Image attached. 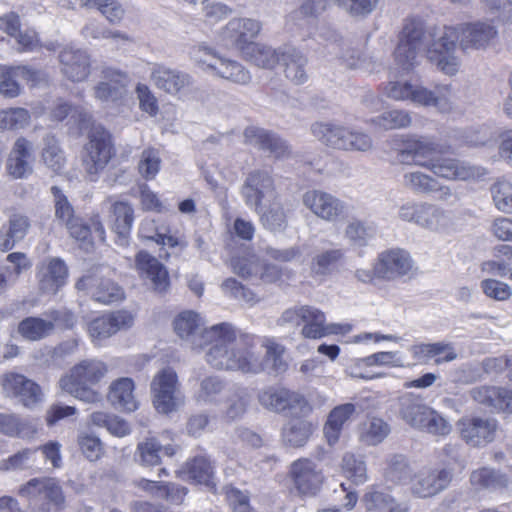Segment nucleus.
I'll return each mask as SVG.
<instances>
[{"instance_id":"f257e3e1","label":"nucleus","mask_w":512,"mask_h":512,"mask_svg":"<svg viewBox=\"0 0 512 512\" xmlns=\"http://www.w3.org/2000/svg\"><path fill=\"white\" fill-rule=\"evenodd\" d=\"M498 36V30L491 21H475L461 24L458 34L452 28H444L437 38L424 30L419 21L406 23L401 32L399 44L395 49V60L404 70L418 64L422 52L438 69L453 75L459 67V59L455 55L456 40L459 39L460 49L467 53L471 50H485Z\"/></svg>"},{"instance_id":"f03ea898","label":"nucleus","mask_w":512,"mask_h":512,"mask_svg":"<svg viewBox=\"0 0 512 512\" xmlns=\"http://www.w3.org/2000/svg\"><path fill=\"white\" fill-rule=\"evenodd\" d=\"M107 365L98 359H85L74 365L59 380L60 388L73 397L86 402L101 401V394L93 388L107 374Z\"/></svg>"},{"instance_id":"7ed1b4c3","label":"nucleus","mask_w":512,"mask_h":512,"mask_svg":"<svg viewBox=\"0 0 512 512\" xmlns=\"http://www.w3.org/2000/svg\"><path fill=\"white\" fill-rule=\"evenodd\" d=\"M310 130L320 142L335 149L368 152L373 148L372 137L360 130L324 122L312 124Z\"/></svg>"},{"instance_id":"20e7f679","label":"nucleus","mask_w":512,"mask_h":512,"mask_svg":"<svg viewBox=\"0 0 512 512\" xmlns=\"http://www.w3.org/2000/svg\"><path fill=\"white\" fill-rule=\"evenodd\" d=\"M115 155L111 134L102 126H93L84 145L82 165L90 181H96Z\"/></svg>"},{"instance_id":"39448f33","label":"nucleus","mask_w":512,"mask_h":512,"mask_svg":"<svg viewBox=\"0 0 512 512\" xmlns=\"http://www.w3.org/2000/svg\"><path fill=\"white\" fill-rule=\"evenodd\" d=\"M236 328L230 323L211 326L201 334L204 346H208L206 361L213 368L227 371L230 361Z\"/></svg>"},{"instance_id":"423d86ee","label":"nucleus","mask_w":512,"mask_h":512,"mask_svg":"<svg viewBox=\"0 0 512 512\" xmlns=\"http://www.w3.org/2000/svg\"><path fill=\"white\" fill-rule=\"evenodd\" d=\"M152 401L155 409L162 414H169L184 404V395L176 372L171 368H164L153 378L151 385Z\"/></svg>"},{"instance_id":"0eeeda50","label":"nucleus","mask_w":512,"mask_h":512,"mask_svg":"<svg viewBox=\"0 0 512 512\" xmlns=\"http://www.w3.org/2000/svg\"><path fill=\"white\" fill-rule=\"evenodd\" d=\"M19 494L37 497L40 512H60L65 506L62 488L53 478H33L20 487Z\"/></svg>"},{"instance_id":"6e6552de","label":"nucleus","mask_w":512,"mask_h":512,"mask_svg":"<svg viewBox=\"0 0 512 512\" xmlns=\"http://www.w3.org/2000/svg\"><path fill=\"white\" fill-rule=\"evenodd\" d=\"M227 371L256 374L263 370L259 355L256 353L255 337L236 330Z\"/></svg>"},{"instance_id":"1a4fd4ad","label":"nucleus","mask_w":512,"mask_h":512,"mask_svg":"<svg viewBox=\"0 0 512 512\" xmlns=\"http://www.w3.org/2000/svg\"><path fill=\"white\" fill-rule=\"evenodd\" d=\"M274 194V179L266 170L257 169L249 172L241 187L245 204L256 213H260L263 200Z\"/></svg>"},{"instance_id":"9d476101","label":"nucleus","mask_w":512,"mask_h":512,"mask_svg":"<svg viewBox=\"0 0 512 512\" xmlns=\"http://www.w3.org/2000/svg\"><path fill=\"white\" fill-rule=\"evenodd\" d=\"M461 438L470 446L481 447L495 439L497 421L490 417H464L457 423Z\"/></svg>"},{"instance_id":"9b49d317","label":"nucleus","mask_w":512,"mask_h":512,"mask_svg":"<svg viewBox=\"0 0 512 512\" xmlns=\"http://www.w3.org/2000/svg\"><path fill=\"white\" fill-rule=\"evenodd\" d=\"M303 205L317 217L333 222L344 214L345 204L334 195L312 189L302 196Z\"/></svg>"},{"instance_id":"f8f14e48","label":"nucleus","mask_w":512,"mask_h":512,"mask_svg":"<svg viewBox=\"0 0 512 512\" xmlns=\"http://www.w3.org/2000/svg\"><path fill=\"white\" fill-rule=\"evenodd\" d=\"M39 290L44 294L55 295L68 278V267L59 257H49L37 265Z\"/></svg>"},{"instance_id":"ddd939ff","label":"nucleus","mask_w":512,"mask_h":512,"mask_svg":"<svg viewBox=\"0 0 512 512\" xmlns=\"http://www.w3.org/2000/svg\"><path fill=\"white\" fill-rule=\"evenodd\" d=\"M62 74L72 82L85 81L91 73V56L87 50L67 46L58 55Z\"/></svg>"},{"instance_id":"4468645a","label":"nucleus","mask_w":512,"mask_h":512,"mask_svg":"<svg viewBox=\"0 0 512 512\" xmlns=\"http://www.w3.org/2000/svg\"><path fill=\"white\" fill-rule=\"evenodd\" d=\"M438 152L437 145L427 137H419L406 141L397 153L401 164L417 165L430 169Z\"/></svg>"},{"instance_id":"2eb2a0df","label":"nucleus","mask_w":512,"mask_h":512,"mask_svg":"<svg viewBox=\"0 0 512 512\" xmlns=\"http://www.w3.org/2000/svg\"><path fill=\"white\" fill-rule=\"evenodd\" d=\"M413 268L410 254L403 249H390L379 254L377 273L380 279L394 281L407 276Z\"/></svg>"},{"instance_id":"dca6fc26","label":"nucleus","mask_w":512,"mask_h":512,"mask_svg":"<svg viewBox=\"0 0 512 512\" xmlns=\"http://www.w3.org/2000/svg\"><path fill=\"white\" fill-rule=\"evenodd\" d=\"M452 478L450 469H425L415 475L411 490L419 498L432 497L445 490Z\"/></svg>"},{"instance_id":"f3484780","label":"nucleus","mask_w":512,"mask_h":512,"mask_svg":"<svg viewBox=\"0 0 512 512\" xmlns=\"http://www.w3.org/2000/svg\"><path fill=\"white\" fill-rule=\"evenodd\" d=\"M261 25L258 21L250 18H234L223 28L221 37L226 46L243 49L250 44L260 32Z\"/></svg>"},{"instance_id":"a211bd4d","label":"nucleus","mask_w":512,"mask_h":512,"mask_svg":"<svg viewBox=\"0 0 512 512\" xmlns=\"http://www.w3.org/2000/svg\"><path fill=\"white\" fill-rule=\"evenodd\" d=\"M259 404L267 410L281 412L286 409L303 408L307 405L305 398L285 388L269 386L258 392Z\"/></svg>"},{"instance_id":"6ab92c4d","label":"nucleus","mask_w":512,"mask_h":512,"mask_svg":"<svg viewBox=\"0 0 512 512\" xmlns=\"http://www.w3.org/2000/svg\"><path fill=\"white\" fill-rule=\"evenodd\" d=\"M133 320L131 313L125 310L116 311L92 320L88 325V332L94 342L101 341L131 327Z\"/></svg>"},{"instance_id":"aec40b11","label":"nucleus","mask_w":512,"mask_h":512,"mask_svg":"<svg viewBox=\"0 0 512 512\" xmlns=\"http://www.w3.org/2000/svg\"><path fill=\"white\" fill-rule=\"evenodd\" d=\"M103 78L93 87L95 99L105 104L121 101L126 95L127 76L113 69H105Z\"/></svg>"},{"instance_id":"412c9836","label":"nucleus","mask_w":512,"mask_h":512,"mask_svg":"<svg viewBox=\"0 0 512 512\" xmlns=\"http://www.w3.org/2000/svg\"><path fill=\"white\" fill-rule=\"evenodd\" d=\"M2 386L8 395L17 397L25 407L32 408L42 401L40 386L23 375L6 374Z\"/></svg>"},{"instance_id":"4be33fe9","label":"nucleus","mask_w":512,"mask_h":512,"mask_svg":"<svg viewBox=\"0 0 512 512\" xmlns=\"http://www.w3.org/2000/svg\"><path fill=\"white\" fill-rule=\"evenodd\" d=\"M246 143L263 151H268L276 158L290 155L291 150L287 142L277 134L259 127H247L244 131Z\"/></svg>"},{"instance_id":"5701e85b","label":"nucleus","mask_w":512,"mask_h":512,"mask_svg":"<svg viewBox=\"0 0 512 512\" xmlns=\"http://www.w3.org/2000/svg\"><path fill=\"white\" fill-rule=\"evenodd\" d=\"M301 333L305 338L317 339L329 334L345 333L350 331V325L326 324L325 315L319 309L312 306H304Z\"/></svg>"},{"instance_id":"b1692460","label":"nucleus","mask_w":512,"mask_h":512,"mask_svg":"<svg viewBox=\"0 0 512 512\" xmlns=\"http://www.w3.org/2000/svg\"><path fill=\"white\" fill-rule=\"evenodd\" d=\"M429 170L438 177L460 181L475 179L483 174L479 167L453 158H438Z\"/></svg>"},{"instance_id":"393cba45","label":"nucleus","mask_w":512,"mask_h":512,"mask_svg":"<svg viewBox=\"0 0 512 512\" xmlns=\"http://www.w3.org/2000/svg\"><path fill=\"white\" fill-rule=\"evenodd\" d=\"M18 79L24 80L32 86H35L45 80V75L39 70H34L25 66L2 69V96L14 98L20 94L21 89Z\"/></svg>"},{"instance_id":"a878e982","label":"nucleus","mask_w":512,"mask_h":512,"mask_svg":"<svg viewBox=\"0 0 512 512\" xmlns=\"http://www.w3.org/2000/svg\"><path fill=\"white\" fill-rule=\"evenodd\" d=\"M291 473L295 487L302 495H315L322 484L323 476L310 460L294 462Z\"/></svg>"},{"instance_id":"bb28decb","label":"nucleus","mask_w":512,"mask_h":512,"mask_svg":"<svg viewBox=\"0 0 512 512\" xmlns=\"http://www.w3.org/2000/svg\"><path fill=\"white\" fill-rule=\"evenodd\" d=\"M136 267L151 281L152 288L158 293L167 291L170 285L166 268L155 257L141 251L136 255Z\"/></svg>"},{"instance_id":"cd10ccee","label":"nucleus","mask_w":512,"mask_h":512,"mask_svg":"<svg viewBox=\"0 0 512 512\" xmlns=\"http://www.w3.org/2000/svg\"><path fill=\"white\" fill-rule=\"evenodd\" d=\"M31 143L25 138H18L7 159V173L14 179L26 178L32 173Z\"/></svg>"},{"instance_id":"c85d7f7f","label":"nucleus","mask_w":512,"mask_h":512,"mask_svg":"<svg viewBox=\"0 0 512 512\" xmlns=\"http://www.w3.org/2000/svg\"><path fill=\"white\" fill-rule=\"evenodd\" d=\"M151 79L157 88L173 95L192 84L189 74L165 66H156L151 73Z\"/></svg>"},{"instance_id":"c756f323","label":"nucleus","mask_w":512,"mask_h":512,"mask_svg":"<svg viewBox=\"0 0 512 512\" xmlns=\"http://www.w3.org/2000/svg\"><path fill=\"white\" fill-rule=\"evenodd\" d=\"M356 413V406L352 403H345L334 407L328 414L323 427V433L329 445L339 441L345 425Z\"/></svg>"},{"instance_id":"7c9ffc66","label":"nucleus","mask_w":512,"mask_h":512,"mask_svg":"<svg viewBox=\"0 0 512 512\" xmlns=\"http://www.w3.org/2000/svg\"><path fill=\"white\" fill-rule=\"evenodd\" d=\"M177 447L171 444L161 445L156 438H146L138 443L135 460L143 466H155L160 464L161 454L173 457Z\"/></svg>"},{"instance_id":"2f4dec72","label":"nucleus","mask_w":512,"mask_h":512,"mask_svg":"<svg viewBox=\"0 0 512 512\" xmlns=\"http://www.w3.org/2000/svg\"><path fill=\"white\" fill-rule=\"evenodd\" d=\"M429 406L419 396L407 393L399 398V415L411 427L418 429L423 424Z\"/></svg>"},{"instance_id":"473e14b6","label":"nucleus","mask_w":512,"mask_h":512,"mask_svg":"<svg viewBox=\"0 0 512 512\" xmlns=\"http://www.w3.org/2000/svg\"><path fill=\"white\" fill-rule=\"evenodd\" d=\"M250 395L247 389L238 385H232L229 392L221 401L224 403L222 417L227 422L240 419L247 411Z\"/></svg>"},{"instance_id":"72a5a7b5","label":"nucleus","mask_w":512,"mask_h":512,"mask_svg":"<svg viewBox=\"0 0 512 512\" xmlns=\"http://www.w3.org/2000/svg\"><path fill=\"white\" fill-rule=\"evenodd\" d=\"M450 87L437 85L429 90L421 85H413L411 102L422 106H434L441 110H447L449 106Z\"/></svg>"},{"instance_id":"f704fd0d","label":"nucleus","mask_w":512,"mask_h":512,"mask_svg":"<svg viewBox=\"0 0 512 512\" xmlns=\"http://www.w3.org/2000/svg\"><path fill=\"white\" fill-rule=\"evenodd\" d=\"M133 391L134 382L131 378H119L111 383L108 400L116 409L132 412L138 406Z\"/></svg>"},{"instance_id":"c9c22d12","label":"nucleus","mask_w":512,"mask_h":512,"mask_svg":"<svg viewBox=\"0 0 512 512\" xmlns=\"http://www.w3.org/2000/svg\"><path fill=\"white\" fill-rule=\"evenodd\" d=\"M174 329L182 339L191 340L195 346H204L201 334L206 330L202 329V320L199 314L193 311L180 313L174 320Z\"/></svg>"},{"instance_id":"e433bc0d","label":"nucleus","mask_w":512,"mask_h":512,"mask_svg":"<svg viewBox=\"0 0 512 512\" xmlns=\"http://www.w3.org/2000/svg\"><path fill=\"white\" fill-rule=\"evenodd\" d=\"M232 385L219 376H207L200 381L196 401L204 404H219Z\"/></svg>"},{"instance_id":"4c0bfd02","label":"nucleus","mask_w":512,"mask_h":512,"mask_svg":"<svg viewBox=\"0 0 512 512\" xmlns=\"http://www.w3.org/2000/svg\"><path fill=\"white\" fill-rule=\"evenodd\" d=\"M112 217V230L118 236L119 242L124 245L130 234L133 221L134 209L128 202L117 201L110 207Z\"/></svg>"},{"instance_id":"58836bf2","label":"nucleus","mask_w":512,"mask_h":512,"mask_svg":"<svg viewBox=\"0 0 512 512\" xmlns=\"http://www.w3.org/2000/svg\"><path fill=\"white\" fill-rule=\"evenodd\" d=\"M280 61L285 66V76L295 84H302L307 79L305 66L307 58L297 49L286 47L281 51Z\"/></svg>"},{"instance_id":"ea45409f","label":"nucleus","mask_w":512,"mask_h":512,"mask_svg":"<svg viewBox=\"0 0 512 512\" xmlns=\"http://www.w3.org/2000/svg\"><path fill=\"white\" fill-rule=\"evenodd\" d=\"M211 72L220 78L236 84L245 85L251 80L249 71L241 63L221 55L214 61Z\"/></svg>"},{"instance_id":"a19ab883","label":"nucleus","mask_w":512,"mask_h":512,"mask_svg":"<svg viewBox=\"0 0 512 512\" xmlns=\"http://www.w3.org/2000/svg\"><path fill=\"white\" fill-rule=\"evenodd\" d=\"M470 483L476 489L497 491L507 488L510 480L499 470L483 467L471 473Z\"/></svg>"},{"instance_id":"79ce46f5","label":"nucleus","mask_w":512,"mask_h":512,"mask_svg":"<svg viewBox=\"0 0 512 512\" xmlns=\"http://www.w3.org/2000/svg\"><path fill=\"white\" fill-rule=\"evenodd\" d=\"M282 50L273 49L271 46L253 43L243 49V56L254 65L272 69L280 62Z\"/></svg>"},{"instance_id":"37998d69","label":"nucleus","mask_w":512,"mask_h":512,"mask_svg":"<svg viewBox=\"0 0 512 512\" xmlns=\"http://www.w3.org/2000/svg\"><path fill=\"white\" fill-rule=\"evenodd\" d=\"M363 501L368 512H408V508L389 493L374 488L364 495Z\"/></svg>"},{"instance_id":"c03bdc74","label":"nucleus","mask_w":512,"mask_h":512,"mask_svg":"<svg viewBox=\"0 0 512 512\" xmlns=\"http://www.w3.org/2000/svg\"><path fill=\"white\" fill-rule=\"evenodd\" d=\"M423 218L420 222V228L433 233H444L451 226V217L444 208L427 203Z\"/></svg>"},{"instance_id":"a18cd8bd","label":"nucleus","mask_w":512,"mask_h":512,"mask_svg":"<svg viewBox=\"0 0 512 512\" xmlns=\"http://www.w3.org/2000/svg\"><path fill=\"white\" fill-rule=\"evenodd\" d=\"M313 432V425L307 420L296 418L288 421L282 429L285 444L292 447H302Z\"/></svg>"},{"instance_id":"49530a36","label":"nucleus","mask_w":512,"mask_h":512,"mask_svg":"<svg viewBox=\"0 0 512 512\" xmlns=\"http://www.w3.org/2000/svg\"><path fill=\"white\" fill-rule=\"evenodd\" d=\"M186 471L189 479L209 488H215L214 467L204 455L195 456L187 462Z\"/></svg>"},{"instance_id":"de8ad7c7","label":"nucleus","mask_w":512,"mask_h":512,"mask_svg":"<svg viewBox=\"0 0 512 512\" xmlns=\"http://www.w3.org/2000/svg\"><path fill=\"white\" fill-rule=\"evenodd\" d=\"M2 22L5 25V32L14 37L21 50H33L38 43L37 35L34 30H20V19L15 13H9Z\"/></svg>"},{"instance_id":"09e8293b","label":"nucleus","mask_w":512,"mask_h":512,"mask_svg":"<svg viewBox=\"0 0 512 512\" xmlns=\"http://www.w3.org/2000/svg\"><path fill=\"white\" fill-rule=\"evenodd\" d=\"M345 251L339 247L321 250L312 258L311 269L317 275L330 274L343 261Z\"/></svg>"},{"instance_id":"8fccbe9b","label":"nucleus","mask_w":512,"mask_h":512,"mask_svg":"<svg viewBox=\"0 0 512 512\" xmlns=\"http://www.w3.org/2000/svg\"><path fill=\"white\" fill-rule=\"evenodd\" d=\"M18 332L27 340L38 341L53 333V324L47 317H27L19 323Z\"/></svg>"},{"instance_id":"3c124183","label":"nucleus","mask_w":512,"mask_h":512,"mask_svg":"<svg viewBox=\"0 0 512 512\" xmlns=\"http://www.w3.org/2000/svg\"><path fill=\"white\" fill-rule=\"evenodd\" d=\"M30 266L31 263L25 253H10L6 257L5 266L2 269V288L15 284L20 274L28 270Z\"/></svg>"},{"instance_id":"603ef678","label":"nucleus","mask_w":512,"mask_h":512,"mask_svg":"<svg viewBox=\"0 0 512 512\" xmlns=\"http://www.w3.org/2000/svg\"><path fill=\"white\" fill-rule=\"evenodd\" d=\"M29 227L30 221L26 215L20 213L10 215L8 230L5 239L2 241V251L11 250L17 242L26 236Z\"/></svg>"},{"instance_id":"864d4df0","label":"nucleus","mask_w":512,"mask_h":512,"mask_svg":"<svg viewBox=\"0 0 512 512\" xmlns=\"http://www.w3.org/2000/svg\"><path fill=\"white\" fill-rule=\"evenodd\" d=\"M328 41L333 52L339 56L340 60L347 68L356 69L362 66L364 62L362 53L359 50L350 47H346L344 49V41L339 34L336 32H330Z\"/></svg>"},{"instance_id":"5fc2aeb1","label":"nucleus","mask_w":512,"mask_h":512,"mask_svg":"<svg viewBox=\"0 0 512 512\" xmlns=\"http://www.w3.org/2000/svg\"><path fill=\"white\" fill-rule=\"evenodd\" d=\"M258 214L261 224L269 231L280 232L287 226L286 213L283 206L276 201V197H274L273 202L265 210L261 206V211Z\"/></svg>"},{"instance_id":"6e6d98bb","label":"nucleus","mask_w":512,"mask_h":512,"mask_svg":"<svg viewBox=\"0 0 512 512\" xmlns=\"http://www.w3.org/2000/svg\"><path fill=\"white\" fill-rule=\"evenodd\" d=\"M411 475L412 468L404 455L394 454L389 457L384 473L386 481L401 484L408 481Z\"/></svg>"},{"instance_id":"4d7b16f0","label":"nucleus","mask_w":512,"mask_h":512,"mask_svg":"<svg viewBox=\"0 0 512 512\" xmlns=\"http://www.w3.org/2000/svg\"><path fill=\"white\" fill-rule=\"evenodd\" d=\"M89 419L93 425L105 427L112 435L117 437H124L131 431L128 422L113 414L97 411L93 412Z\"/></svg>"},{"instance_id":"13d9d810","label":"nucleus","mask_w":512,"mask_h":512,"mask_svg":"<svg viewBox=\"0 0 512 512\" xmlns=\"http://www.w3.org/2000/svg\"><path fill=\"white\" fill-rule=\"evenodd\" d=\"M390 433V426L383 419L369 418L362 427L360 439L367 445L375 446L381 443Z\"/></svg>"},{"instance_id":"bf43d9fd","label":"nucleus","mask_w":512,"mask_h":512,"mask_svg":"<svg viewBox=\"0 0 512 512\" xmlns=\"http://www.w3.org/2000/svg\"><path fill=\"white\" fill-rule=\"evenodd\" d=\"M403 185L415 194H433L438 189V181L422 172L415 171L403 175Z\"/></svg>"},{"instance_id":"052dcab7","label":"nucleus","mask_w":512,"mask_h":512,"mask_svg":"<svg viewBox=\"0 0 512 512\" xmlns=\"http://www.w3.org/2000/svg\"><path fill=\"white\" fill-rule=\"evenodd\" d=\"M369 123L383 130L401 129L411 124V117L404 110H390L370 119Z\"/></svg>"},{"instance_id":"680f3d73","label":"nucleus","mask_w":512,"mask_h":512,"mask_svg":"<svg viewBox=\"0 0 512 512\" xmlns=\"http://www.w3.org/2000/svg\"><path fill=\"white\" fill-rule=\"evenodd\" d=\"M376 233V228L373 223L353 219L350 221L345 229L346 238L353 244L359 247L365 246L367 242L373 238Z\"/></svg>"},{"instance_id":"e2e57ef3","label":"nucleus","mask_w":512,"mask_h":512,"mask_svg":"<svg viewBox=\"0 0 512 512\" xmlns=\"http://www.w3.org/2000/svg\"><path fill=\"white\" fill-rule=\"evenodd\" d=\"M341 466L345 476L354 484L359 485L366 482V465L361 457H357L352 453H345Z\"/></svg>"},{"instance_id":"0e129e2a","label":"nucleus","mask_w":512,"mask_h":512,"mask_svg":"<svg viewBox=\"0 0 512 512\" xmlns=\"http://www.w3.org/2000/svg\"><path fill=\"white\" fill-rule=\"evenodd\" d=\"M491 194L496 208L504 213H512V184L499 180L491 186Z\"/></svg>"},{"instance_id":"69168bd1","label":"nucleus","mask_w":512,"mask_h":512,"mask_svg":"<svg viewBox=\"0 0 512 512\" xmlns=\"http://www.w3.org/2000/svg\"><path fill=\"white\" fill-rule=\"evenodd\" d=\"M419 430L433 435L445 436L451 432L452 426L440 413L430 407Z\"/></svg>"},{"instance_id":"338daca9","label":"nucleus","mask_w":512,"mask_h":512,"mask_svg":"<svg viewBox=\"0 0 512 512\" xmlns=\"http://www.w3.org/2000/svg\"><path fill=\"white\" fill-rule=\"evenodd\" d=\"M231 266L233 272L244 279L257 278L261 270V262L254 255L232 258Z\"/></svg>"},{"instance_id":"774afa93","label":"nucleus","mask_w":512,"mask_h":512,"mask_svg":"<svg viewBox=\"0 0 512 512\" xmlns=\"http://www.w3.org/2000/svg\"><path fill=\"white\" fill-rule=\"evenodd\" d=\"M92 295L97 302L109 304L120 300L123 296V291L110 279H101L96 285Z\"/></svg>"}]
</instances>
